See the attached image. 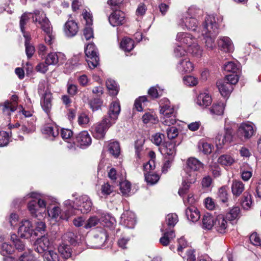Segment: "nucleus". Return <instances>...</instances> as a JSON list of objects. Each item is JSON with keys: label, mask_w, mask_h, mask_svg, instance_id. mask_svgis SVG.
<instances>
[{"label": "nucleus", "mask_w": 261, "mask_h": 261, "mask_svg": "<svg viewBox=\"0 0 261 261\" xmlns=\"http://www.w3.org/2000/svg\"><path fill=\"white\" fill-rule=\"evenodd\" d=\"M203 167V164L194 157L188 158L186 161L185 169L186 172V181L182 182V187L178 191V194L181 196L184 194L189 189L190 184H194L197 179V172Z\"/></svg>", "instance_id": "1"}, {"label": "nucleus", "mask_w": 261, "mask_h": 261, "mask_svg": "<svg viewBox=\"0 0 261 261\" xmlns=\"http://www.w3.org/2000/svg\"><path fill=\"white\" fill-rule=\"evenodd\" d=\"M50 244L48 236L44 235L36 240L34 243L35 249L47 261H59L58 255L50 249Z\"/></svg>", "instance_id": "2"}, {"label": "nucleus", "mask_w": 261, "mask_h": 261, "mask_svg": "<svg viewBox=\"0 0 261 261\" xmlns=\"http://www.w3.org/2000/svg\"><path fill=\"white\" fill-rule=\"evenodd\" d=\"M160 113L162 115L161 121L163 124L170 126L176 122L175 112L173 106L167 98L161 99L159 102Z\"/></svg>", "instance_id": "3"}, {"label": "nucleus", "mask_w": 261, "mask_h": 261, "mask_svg": "<svg viewBox=\"0 0 261 261\" xmlns=\"http://www.w3.org/2000/svg\"><path fill=\"white\" fill-rule=\"evenodd\" d=\"M235 125L233 122L228 121V119H225V125L224 132L218 133L215 139V143L218 148H221L224 145L230 143L233 138V126Z\"/></svg>", "instance_id": "4"}, {"label": "nucleus", "mask_w": 261, "mask_h": 261, "mask_svg": "<svg viewBox=\"0 0 261 261\" xmlns=\"http://www.w3.org/2000/svg\"><path fill=\"white\" fill-rule=\"evenodd\" d=\"M235 125L233 122L228 121V119H225V125L224 132L218 133L215 139V143L218 148H221L224 145L230 143L233 138V126Z\"/></svg>", "instance_id": "5"}, {"label": "nucleus", "mask_w": 261, "mask_h": 261, "mask_svg": "<svg viewBox=\"0 0 261 261\" xmlns=\"http://www.w3.org/2000/svg\"><path fill=\"white\" fill-rule=\"evenodd\" d=\"M86 61L90 68L93 69L99 64V58L97 48L93 43H89L85 48Z\"/></svg>", "instance_id": "6"}, {"label": "nucleus", "mask_w": 261, "mask_h": 261, "mask_svg": "<svg viewBox=\"0 0 261 261\" xmlns=\"http://www.w3.org/2000/svg\"><path fill=\"white\" fill-rule=\"evenodd\" d=\"M218 34V24L216 18L213 15H207L205 18L202 30V35L217 36Z\"/></svg>", "instance_id": "7"}, {"label": "nucleus", "mask_w": 261, "mask_h": 261, "mask_svg": "<svg viewBox=\"0 0 261 261\" xmlns=\"http://www.w3.org/2000/svg\"><path fill=\"white\" fill-rule=\"evenodd\" d=\"M112 125V124H110L107 118L104 117L100 122L97 123L92 126V133L94 137L98 139H102L107 130Z\"/></svg>", "instance_id": "8"}, {"label": "nucleus", "mask_w": 261, "mask_h": 261, "mask_svg": "<svg viewBox=\"0 0 261 261\" xmlns=\"http://www.w3.org/2000/svg\"><path fill=\"white\" fill-rule=\"evenodd\" d=\"M32 21L36 26L40 27L42 30L51 26L48 19L46 16L45 13L41 10H36L30 14Z\"/></svg>", "instance_id": "9"}, {"label": "nucleus", "mask_w": 261, "mask_h": 261, "mask_svg": "<svg viewBox=\"0 0 261 261\" xmlns=\"http://www.w3.org/2000/svg\"><path fill=\"white\" fill-rule=\"evenodd\" d=\"M120 111L121 108L119 102L114 101L110 105L107 116L105 117L107 118L110 124H114L118 119Z\"/></svg>", "instance_id": "10"}, {"label": "nucleus", "mask_w": 261, "mask_h": 261, "mask_svg": "<svg viewBox=\"0 0 261 261\" xmlns=\"http://www.w3.org/2000/svg\"><path fill=\"white\" fill-rule=\"evenodd\" d=\"M176 145L173 142H166L159 147L164 158L174 159L176 153Z\"/></svg>", "instance_id": "11"}, {"label": "nucleus", "mask_w": 261, "mask_h": 261, "mask_svg": "<svg viewBox=\"0 0 261 261\" xmlns=\"http://www.w3.org/2000/svg\"><path fill=\"white\" fill-rule=\"evenodd\" d=\"M46 64L49 65H59L63 64L66 57L61 52H53L48 54L45 58Z\"/></svg>", "instance_id": "12"}, {"label": "nucleus", "mask_w": 261, "mask_h": 261, "mask_svg": "<svg viewBox=\"0 0 261 261\" xmlns=\"http://www.w3.org/2000/svg\"><path fill=\"white\" fill-rule=\"evenodd\" d=\"M120 224L128 228H133L136 223L135 214L132 211H125L122 214Z\"/></svg>", "instance_id": "13"}, {"label": "nucleus", "mask_w": 261, "mask_h": 261, "mask_svg": "<svg viewBox=\"0 0 261 261\" xmlns=\"http://www.w3.org/2000/svg\"><path fill=\"white\" fill-rule=\"evenodd\" d=\"M34 230L30 221L27 220L22 221L19 227L18 233L22 238L29 239L32 237Z\"/></svg>", "instance_id": "14"}, {"label": "nucleus", "mask_w": 261, "mask_h": 261, "mask_svg": "<svg viewBox=\"0 0 261 261\" xmlns=\"http://www.w3.org/2000/svg\"><path fill=\"white\" fill-rule=\"evenodd\" d=\"M255 130L251 123H244L241 124L238 129V135L246 139L250 138L254 134Z\"/></svg>", "instance_id": "15"}, {"label": "nucleus", "mask_w": 261, "mask_h": 261, "mask_svg": "<svg viewBox=\"0 0 261 261\" xmlns=\"http://www.w3.org/2000/svg\"><path fill=\"white\" fill-rule=\"evenodd\" d=\"M161 231L163 232V236L159 242L162 245L167 246L175 238L174 231L172 229H168L165 224L162 225Z\"/></svg>", "instance_id": "16"}, {"label": "nucleus", "mask_w": 261, "mask_h": 261, "mask_svg": "<svg viewBox=\"0 0 261 261\" xmlns=\"http://www.w3.org/2000/svg\"><path fill=\"white\" fill-rule=\"evenodd\" d=\"M176 39L180 43L185 44L188 47V49L197 42V39L191 34L188 33H178L177 34Z\"/></svg>", "instance_id": "17"}, {"label": "nucleus", "mask_w": 261, "mask_h": 261, "mask_svg": "<svg viewBox=\"0 0 261 261\" xmlns=\"http://www.w3.org/2000/svg\"><path fill=\"white\" fill-rule=\"evenodd\" d=\"M194 68V64L189 58L180 60L176 66L177 70L182 74L190 73L193 70Z\"/></svg>", "instance_id": "18"}, {"label": "nucleus", "mask_w": 261, "mask_h": 261, "mask_svg": "<svg viewBox=\"0 0 261 261\" xmlns=\"http://www.w3.org/2000/svg\"><path fill=\"white\" fill-rule=\"evenodd\" d=\"M52 93L49 91H46L41 98V106L43 111L48 115L52 107Z\"/></svg>", "instance_id": "19"}, {"label": "nucleus", "mask_w": 261, "mask_h": 261, "mask_svg": "<svg viewBox=\"0 0 261 261\" xmlns=\"http://www.w3.org/2000/svg\"><path fill=\"white\" fill-rule=\"evenodd\" d=\"M125 18V14L122 11L117 10L111 14L109 20L112 26L116 27L124 24Z\"/></svg>", "instance_id": "20"}, {"label": "nucleus", "mask_w": 261, "mask_h": 261, "mask_svg": "<svg viewBox=\"0 0 261 261\" xmlns=\"http://www.w3.org/2000/svg\"><path fill=\"white\" fill-rule=\"evenodd\" d=\"M91 138L87 131L81 132L76 137L77 145L81 148L89 146L91 144Z\"/></svg>", "instance_id": "21"}, {"label": "nucleus", "mask_w": 261, "mask_h": 261, "mask_svg": "<svg viewBox=\"0 0 261 261\" xmlns=\"http://www.w3.org/2000/svg\"><path fill=\"white\" fill-rule=\"evenodd\" d=\"M48 216L53 219L60 218L62 220H67L69 218V214L67 211L61 210L59 206H54L49 210H47Z\"/></svg>", "instance_id": "22"}, {"label": "nucleus", "mask_w": 261, "mask_h": 261, "mask_svg": "<svg viewBox=\"0 0 261 261\" xmlns=\"http://www.w3.org/2000/svg\"><path fill=\"white\" fill-rule=\"evenodd\" d=\"M64 30L67 37H73L79 31L77 23L74 20H68L64 25Z\"/></svg>", "instance_id": "23"}, {"label": "nucleus", "mask_w": 261, "mask_h": 261, "mask_svg": "<svg viewBox=\"0 0 261 261\" xmlns=\"http://www.w3.org/2000/svg\"><path fill=\"white\" fill-rule=\"evenodd\" d=\"M226 219V217L225 218L223 215H219L215 219L214 227L216 230L221 233L226 232L228 223Z\"/></svg>", "instance_id": "24"}, {"label": "nucleus", "mask_w": 261, "mask_h": 261, "mask_svg": "<svg viewBox=\"0 0 261 261\" xmlns=\"http://www.w3.org/2000/svg\"><path fill=\"white\" fill-rule=\"evenodd\" d=\"M218 45L220 49L224 52L230 53L233 50L232 42L227 37L220 38L218 40Z\"/></svg>", "instance_id": "25"}, {"label": "nucleus", "mask_w": 261, "mask_h": 261, "mask_svg": "<svg viewBox=\"0 0 261 261\" xmlns=\"http://www.w3.org/2000/svg\"><path fill=\"white\" fill-rule=\"evenodd\" d=\"M196 102L200 107H206L211 104L212 99L209 93L204 92L198 94Z\"/></svg>", "instance_id": "26"}, {"label": "nucleus", "mask_w": 261, "mask_h": 261, "mask_svg": "<svg viewBox=\"0 0 261 261\" xmlns=\"http://www.w3.org/2000/svg\"><path fill=\"white\" fill-rule=\"evenodd\" d=\"M80 201L81 202L80 204V208H78L79 210V213L81 212L82 213H87L89 211H90L92 207V202L90 199V198L87 195H84L80 198Z\"/></svg>", "instance_id": "27"}, {"label": "nucleus", "mask_w": 261, "mask_h": 261, "mask_svg": "<svg viewBox=\"0 0 261 261\" xmlns=\"http://www.w3.org/2000/svg\"><path fill=\"white\" fill-rule=\"evenodd\" d=\"M17 103L11 102L9 100H6L3 104H0V110L5 115H10L12 112L16 111Z\"/></svg>", "instance_id": "28"}, {"label": "nucleus", "mask_w": 261, "mask_h": 261, "mask_svg": "<svg viewBox=\"0 0 261 261\" xmlns=\"http://www.w3.org/2000/svg\"><path fill=\"white\" fill-rule=\"evenodd\" d=\"M219 90L223 96H227L233 90V86L226 81H218L217 83Z\"/></svg>", "instance_id": "29"}, {"label": "nucleus", "mask_w": 261, "mask_h": 261, "mask_svg": "<svg viewBox=\"0 0 261 261\" xmlns=\"http://www.w3.org/2000/svg\"><path fill=\"white\" fill-rule=\"evenodd\" d=\"M31 13H24L20 17L19 26L21 32L24 38H28L30 36V33L25 31V26L29 20L32 18L30 15Z\"/></svg>", "instance_id": "30"}, {"label": "nucleus", "mask_w": 261, "mask_h": 261, "mask_svg": "<svg viewBox=\"0 0 261 261\" xmlns=\"http://www.w3.org/2000/svg\"><path fill=\"white\" fill-rule=\"evenodd\" d=\"M187 218L193 222H197L200 218V213L198 209L193 206L188 207L186 210Z\"/></svg>", "instance_id": "31"}, {"label": "nucleus", "mask_w": 261, "mask_h": 261, "mask_svg": "<svg viewBox=\"0 0 261 261\" xmlns=\"http://www.w3.org/2000/svg\"><path fill=\"white\" fill-rule=\"evenodd\" d=\"M231 188L233 195L239 197L245 190V185L241 181L234 180L232 181Z\"/></svg>", "instance_id": "32"}, {"label": "nucleus", "mask_w": 261, "mask_h": 261, "mask_svg": "<svg viewBox=\"0 0 261 261\" xmlns=\"http://www.w3.org/2000/svg\"><path fill=\"white\" fill-rule=\"evenodd\" d=\"M225 105L222 102L214 103L210 108V113L213 116L222 115L224 113Z\"/></svg>", "instance_id": "33"}, {"label": "nucleus", "mask_w": 261, "mask_h": 261, "mask_svg": "<svg viewBox=\"0 0 261 261\" xmlns=\"http://www.w3.org/2000/svg\"><path fill=\"white\" fill-rule=\"evenodd\" d=\"M202 228L210 230L214 226L215 221L213 216L209 214L204 215L202 218Z\"/></svg>", "instance_id": "34"}, {"label": "nucleus", "mask_w": 261, "mask_h": 261, "mask_svg": "<svg viewBox=\"0 0 261 261\" xmlns=\"http://www.w3.org/2000/svg\"><path fill=\"white\" fill-rule=\"evenodd\" d=\"M74 203L70 200H67L64 202L65 207L64 211H67L69 214V218L72 215H76L79 213V210L74 207Z\"/></svg>", "instance_id": "35"}, {"label": "nucleus", "mask_w": 261, "mask_h": 261, "mask_svg": "<svg viewBox=\"0 0 261 261\" xmlns=\"http://www.w3.org/2000/svg\"><path fill=\"white\" fill-rule=\"evenodd\" d=\"M183 22L187 29L192 31L196 30L197 27V21L195 18L193 17L186 16L183 20Z\"/></svg>", "instance_id": "36"}, {"label": "nucleus", "mask_w": 261, "mask_h": 261, "mask_svg": "<svg viewBox=\"0 0 261 261\" xmlns=\"http://www.w3.org/2000/svg\"><path fill=\"white\" fill-rule=\"evenodd\" d=\"M42 132L43 133L47 135L48 136L55 138L59 135V129L56 126L47 125L43 127Z\"/></svg>", "instance_id": "37"}, {"label": "nucleus", "mask_w": 261, "mask_h": 261, "mask_svg": "<svg viewBox=\"0 0 261 261\" xmlns=\"http://www.w3.org/2000/svg\"><path fill=\"white\" fill-rule=\"evenodd\" d=\"M218 162L222 165L229 166L234 163L235 160L230 155L223 154L218 158Z\"/></svg>", "instance_id": "38"}, {"label": "nucleus", "mask_w": 261, "mask_h": 261, "mask_svg": "<svg viewBox=\"0 0 261 261\" xmlns=\"http://www.w3.org/2000/svg\"><path fill=\"white\" fill-rule=\"evenodd\" d=\"M28 197L34 198V200L37 201V205L38 207H39L40 210H43L45 211L46 203L44 199L38 197V194L36 193H31L27 195L24 198H28Z\"/></svg>", "instance_id": "39"}, {"label": "nucleus", "mask_w": 261, "mask_h": 261, "mask_svg": "<svg viewBox=\"0 0 261 261\" xmlns=\"http://www.w3.org/2000/svg\"><path fill=\"white\" fill-rule=\"evenodd\" d=\"M121 48L125 51L129 52L134 47V41L129 38H124L120 43Z\"/></svg>", "instance_id": "40"}, {"label": "nucleus", "mask_w": 261, "mask_h": 261, "mask_svg": "<svg viewBox=\"0 0 261 261\" xmlns=\"http://www.w3.org/2000/svg\"><path fill=\"white\" fill-rule=\"evenodd\" d=\"M106 86L111 95H116L118 94L119 88L115 81L113 80L108 79L106 81Z\"/></svg>", "instance_id": "41"}, {"label": "nucleus", "mask_w": 261, "mask_h": 261, "mask_svg": "<svg viewBox=\"0 0 261 261\" xmlns=\"http://www.w3.org/2000/svg\"><path fill=\"white\" fill-rule=\"evenodd\" d=\"M188 50L194 57L200 58L202 56L203 50L197 42L188 49Z\"/></svg>", "instance_id": "42"}, {"label": "nucleus", "mask_w": 261, "mask_h": 261, "mask_svg": "<svg viewBox=\"0 0 261 261\" xmlns=\"http://www.w3.org/2000/svg\"><path fill=\"white\" fill-rule=\"evenodd\" d=\"M241 203L242 207L244 209L248 210L250 207L252 202L251 196L249 192L246 191L243 194Z\"/></svg>", "instance_id": "43"}, {"label": "nucleus", "mask_w": 261, "mask_h": 261, "mask_svg": "<svg viewBox=\"0 0 261 261\" xmlns=\"http://www.w3.org/2000/svg\"><path fill=\"white\" fill-rule=\"evenodd\" d=\"M28 208L31 214L33 217H37V213H41V211L39 207L37 205V201L36 200H32L30 201L28 204Z\"/></svg>", "instance_id": "44"}, {"label": "nucleus", "mask_w": 261, "mask_h": 261, "mask_svg": "<svg viewBox=\"0 0 261 261\" xmlns=\"http://www.w3.org/2000/svg\"><path fill=\"white\" fill-rule=\"evenodd\" d=\"M45 33L44 41L48 45H51L55 41V36L53 34V29L51 26L42 30Z\"/></svg>", "instance_id": "45"}, {"label": "nucleus", "mask_w": 261, "mask_h": 261, "mask_svg": "<svg viewBox=\"0 0 261 261\" xmlns=\"http://www.w3.org/2000/svg\"><path fill=\"white\" fill-rule=\"evenodd\" d=\"M166 223L164 224L167 228L168 226L170 229V227H173L178 222V216L176 214H169L166 217Z\"/></svg>", "instance_id": "46"}, {"label": "nucleus", "mask_w": 261, "mask_h": 261, "mask_svg": "<svg viewBox=\"0 0 261 261\" xmlns=\"http://www.w3.org/2000/svg\"><path fill=\"white\" fill-rule=\"evenodd\" d=\"M58 251L64 258L66 259L71 256V248L67 245L64 244L60 245L58 247Z\"/></svg>", "instance_id": "47"}, {"label": "nucleus", "mask_w": 261, "mask_h": 261, "mask_svg": "<svg viewBox=\"0 0 261 261\" xmlns=\"http://www.w3.org/2000/svg\"><path fill=\"white\" fill-rule=\"evenodd\" d=\"M223 69L225 71L236 73H237L239 70V66L234 62L228 61L224 64Z\"/></svg>", "instance_id": "48"}, {"label": "nucleus", "mask_w": 261, "mask_h": 261, "mask_svg": "<svg viewBox=\"0 0 261 261\" xmlns=\"http://www.w3.org/2000/svg\"><path fill=\"white\" fill-rule=\"evenodd\" d=\"M109 151L115 157H118L120 153V147L118 142H111L109 145Z\"/></svg>", "instance_id": "49"}, {"label": "nucleus", "mask_w": 261, "mask_h": 261, "mask_svg": "<svg viewBox=\"0 0 261 261\" xmlns=\"http://www.w3.org/2000/svg\"><path fill=\"white\" fill-rule=\"evenodd\" d=\"M240 207L234 206L226 214V218L229 221H232L237 219L240 214Z\"/></svg>", "instance_id": "50"}, {"label": "nucleus", "mask_w": 261, "mask_h": 261, "mask_svg": "<svg viewBox=\"0 0 261 261\" xmlns=\"http://www.w3.org/2000/svg\"><path fill=\"white\" fill-rule=\"evenodd\" d=\"M25 38V53L28 58H30L33 55L35 52V47L30 44L31 40V36H29L28 38Z\"/></svg>", "instance_id": "51"}, {"label": "nucleus", "mask_w": 261, "mask_h": 261, "mask_svg": "<svg viewBox=\"0 0 261 261\" xmlns=\"http://www.w3.org/2000/svg\"><path fill=\"white\" fill-rule=\"evenodd\" d=\"M120 189L123 195H129L131 190V184L127 181L124 180L120 183Z\"/></svg>", "instance_id": "52"}, {"label": "nucleus", "mask_w": 261, "mask_h": 261, "mask_svg": "<svg viewBox=\"0 0 261 261\" xmlns=\"http://www.w3.org/2000/svg\"><path fill=\"white\" fill-rule=\"evenodd\" d=\"M83 21L85 22L86 26H91L93 23V16L90 12L87 10H84L82 12Z\"/></svg>", "instance_id": "53"}, {"label": "nucleus", "mask_w": 261, "mask_h": 261, "mask_svg": "<svg viewBox=\"0 0 261 261\" xmlns=\"http://www.w3.org/2000/svg\"><path fill=\"white\" fill-rule=\"evenodd\" d=\"M205 40L206 46L210 49H213L215 46V39L216 36L212 35H202Z\"/></svg>", "instance_id": "54"}, {"label": "nucleus", "mask_w": 261, "mask_h": 261, "mask_svg": "<svg viewBox=\"0 0 261 261\" xmlns=\"http://www.w3.org/2000/svg\"><path fill=\"white\" fill-rule=\"evenodd\" d=\"M1 253L3 256L10 254L14 250L13 247L6 243L2 244L1 248Z\"/></svg>", "instance_id": "55"}, {"label": "nucleus", "mask_w": 261, "mask_h": 261, "mask_svg": "<svg viewBox=\"0 0 261 261\" xmlns=\"http://www.w3.org/2000/svg\"><path fill=\"white\" fill-rule=\"evenodd\" d=\"M99 222V219L96 216L90 217L86 221L84 228H90L96 226Z\"/></svg>", "instance_id": "56"}, {"label": "nucleus", "mask_w": 261, "mask_h": 261, "mask_svg": "<svg viewBox=\"0 0 261 261\" xmlns=\"http://www.w3.org/2000/svg\"><path fill=\"white\" fill-rule=\"evenodd\" d=\"M183 81L185 85L191 87L196 86L198 83V79L191 75L185 76Z\"/></svg>", "instance_id": "57"}, {"label": "nucleus", "mask_w": 261, "mask_h": 261, "mask_svg": "<svg viewBox=\"0 0 261 261\" xmlns=\"http://www.w3.org/2000/svg\"><path fill=\"white\" fill-rule=\"evenodd\" d=\"M145 178L146 181L151 185L155 184L159 179V176L158 174L150 173V172L145 173Z\"/></svg>", "instance_id": "58"}, {"label": "nucleus", "mask_w": 261, "mask_h": 261, "mask_svg": "<svg viewBox=\"0 0 261 261\" xmlns=\"http://www.w3.org/2000/svg\"><path fill=\"white\" fill-rule=\"evenodd\" d=\"M168 126V127L166 129L167 137L169 139L175 138L178 135V129L174 126Z\"/></svg>", "instance_id": "59"}, {"label": "nucleus", "mask_w": 261, "mask_h": 261, "mask_svg": "<svg viewBox=\"0 0 261 261\" xmlns=\"http://www.w3.org/2000/svg\"><path fill=\"white\" fill-rule=\"evenodd\" d=\"M102 102L99 99L94 98L89 101L90 108L93 111L98 110L100 108Z\"/></svg>", "instance_id": "60"}, {"label": "nucleus", "mask_w": 261, "mask_h": 261, "mask_svg": "<svg viewBox=\"0 0 261 261\" xmlns=\"http://www.w3.org/2000/svg\"><path fill=\"white\" fill-rule=\"evenodd\" d=\"M174 55L176 58H181L187 54L186 50L181 45H177L174 49Z\"/></svg>", "instance_id": "61"}, {"label": "nucleus", "mask_w": 261, "mask_h": 261, "mask_svg": "<svg viewBox=\"0 0 261 261\" xmlns=\"http://www.w3.org/2000/svg\"><path fill=\"white\" fill-rule=\"evenodd\" d=\"M89 122V118L86 113H81L78 116V123L80 125L86 126Z\"/></svg>", "instance_id": "62"}, {"label": "nucleus", "mask_w": 261, "mask_h": 261, "mask_svg": "<svg viewBox=\"0 0 261 261\" xmlns=\"http://www.w3.org/2000/svg\"><path fill=\"white\" fill-rule=\"evenodd\" d=\"M147 101L146 96H140L135 100L134 106L135 109L139 112L142 111V103H144Z\"/></svg>", "instance_id": "63"}, {"label": "nucleus", "mask_w": 261, "mask_h": 261, "mask_svg": "<svg viewBox=\"0 0 261 261\" xmlns=\"http://www.w3.org/2000/svg\"><path fill=\"white\" fill-rule=\"evenodd\" d=\"M157 88V86L152 87L150 88L148 91V94L153 98H156L162 94V90L160 89L158 90Z\"/></svg>", "instance_id": "64"}]
</instances>
